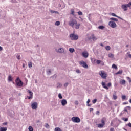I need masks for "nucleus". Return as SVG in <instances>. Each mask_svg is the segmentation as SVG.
Here are the masks:
<instances>
[{
	"label": "nucleus",
	"mask_w": 131,
	"mask_h": 131,
	"mask_svg": "<svg viewBox=\"0 0 131 131\" xmlns=\"http://www.w3.org/2000/svg\"><path fill=\"white\" fill-rule=\"evenodd\" d=\"M69 25L75 29H79V27H80V24H78L77 21L74 19H72L69 21Z\"/></svg>",
	"instance_id": "f257e3e1"
},
{
	"label": "nucleus",
	"mask_w": 131,
	"mask_h": 131,
	"mask_svg": "<svg viewBox=\"0 0 131 131\" xmlns=\"http://www.w3.org/2000/svg\"><path fill=\"white\" fill-rule=\"evenodd\" d=\"M99 74L101 77L103 79H106V78H107V76H108V75H107V73H106L104 71H99Z\"/></svg>",
	"instance_id": "f03ea898"
},
{
	"label": "nucleus",
	"mask_w": 131,
	"mask_h": 131,
	"mask_svg": "<svg viewBox=\"0 0 131 131\" xmlns=\"http://www.w3.org/2000/svg\"><path fill=\"white\" fill-rule=\"evenodd\" d=\"M15 82L17 86H19V88H21L23 86V82L21 81L19 78H17Z\"/></svg>",
	"instance_id": "7ed1b4c3"
},
{
	"label": "nucleus",
	"mask_w": 131,
	"mask_h": 131,
	"mask_svg": "<svg viewBox=\"0 0 131 131\" xmlns=\"http://www.w3.org/2000/svg\"><path fill=\"white\" fill-rule=\"evenodd\" d=\"M101 85H102V86L103 88V89H105V90H109V88H110V86H111L112 84L111 82L108 83L107 85H107H106V82H102Z\"/></svg>",
	"instance_id": "20e7f679"
},
{
	"label": "nucleus",
	"mask_w": 131,
	"mask_h": 131,
	"mask_svg": "<svg viewBox=\"0 0 131 131\" xmlns=\"http://www.w3.org/2000/svg\"><path fill=\"white\" fill-rule=\"evenodd\" d=\"M70 38L71 40H77L78 39V35H75L74 33L70 34Z\"/></svg>",
	"instance_id": "39448f33"
},
{
	"label": "nucleus",
	"mask_w": 131,
	"mask_h": 131,
	"mask_svg": "<svg viewBox=\"0 0 131 131\" xmlns=\"http://www.w3.org/2000/svg\"><path fill=\"white\" fill-rule=\"evenodd\" d=\"M71 120L73 122H75V123H79L80 122V119L78 117H72Z\"/></svg>",
	"instance_id": "423d86ee"
},
{
	"label": "nucleus",
	"mask_w": 131,
	"mask_h": 131,
	"mask_svg": "<svg viewBox=\"0 0 131 131\" xmlns=\"http://www.w3.org/2000/svg\"><path fill=\"white\" fill-rule=\"evenodd\" d=\"M79 64L81 66H82V67H83V68H85L86 69H88V68H89V66H88V64H86V62H84L83 60L81 61Z\"/></svg>",
	"instance_id": "0eeeda50"
},
{
	"label": "nucleus",
	"mask_w": 131,
	"mask_h": 131,
	"mask_svg": "<svg viewBox=\"0 0 131 131\" xmlns=\"http://www.w3.org/2000/svg\"><path fill=\"white\" fill-rule=\"evenodd\" d=\"M108 25L109 26H110V27H112V28H115V27L117 26L116 23H115V22L112 20L109 21Z\"/></svg>",
	"instance_id": "6e6552de"
},
{
	"label": "nucleus",
	"mask_w": 131,
	"mask_h": 131,
	"mask_svg": "<svg viewBox=\"0 0 131 131\" xmlns=\"http://www.w3.org/2000/svg\"><path fill=\"white\" fill-rule=\"evenodd\" d=\"M129 7V4H123L122 5V9L124 10V11H127V8Z\"/></svg>",
	"instance_id": "1a4fd4ad"
},
{
	"label": "nucleus",
	"mask_w": 131,
	"mask_h": 131,
	"mask_svg": "<svg viewBox=\"0 0 131 131\" xmlns=\"http://www.w3.org/2000/svg\"><path fill=\"white\" fill-rule=\"evenodd\" d=\"M27 92L29 94H30V96L27 97L28 99L29 100L32 99V98L33 97V93H32V92H31V91H30V90H28Z\"/></svg>",
	"instance_id": "9d476101"
},
{
	"label": "nucleus",
	"mask_w": 131,
	"mask_h": 131,
	"mask_svg": "<svg viewBox=\"0 0 131 131\" xmlns=\"http://www.w3.org/2000/svg\"><path fill=\"white\" fill-rule=\"evenodd\" d=\"M57 53H59V54H63L64 53V48H60L58 49H56Z\"/></svg>",
	"instance_id": "9b49d317"
},
{
	"label": "nucleus",
	"mask_w": 131,
	"mask_h": 131,
	"mask_svg": "<svg viewBox=\"0 0 131 131\" xmlns=\"http://www.w3.org/2000/svg\"><path fill=\"white\" fill-rule=\"evenodd\" d=\"M32 109H37V102H33L31 104Z\"/></svg>",
	"instance_id": "f8f14e48"
},
{
	"label": "nucleus",
	"mask_w": 131,
	"mask_h": 131,
	"mask_svg": "<svg viewBox=\"0 0 131 131\" xmlns=\"http://www.w3.org/2000/svg\"><path fill=\"white\" fill-rule=\"evenodd\" d=\"M61 104L62 106H66V105H67V100H66V99L61 100Z\"/></svg>",
	"instance_id": "ddd939ff"
},
{
	"label": "nucleus",
	"mask_w": 131,
	"mask_h": 131,
	"mask_svg": "<svg viewBox=\"0 0 131 131\" xmlns=\"http://www.w3.org/2000/svg\"><path fill=\"white\" fill-rule=\"evenodd\" d=\"M82 56H83L84 58H88V57H89V53L85 51L83 52L82 53Z\"/></svg>",
	"instance_id": "4468645a"
},
{
	"label": "nucleus",
	"mask_w": 131,
	"mask_h": 131,
	"mask_svg": "<svg viewBox=\"0 0 131 131\" xmlns=\"http://www.w3.org/2000/svg\"><path fill=\"white\" fill-rule=\"evenodd\" d=\"M125 82H126V81L124 79H121L120 80V84H122V85L125 84Z\"/></svg>",
	"instance_id": "2eb2a0df"
},
{
	"label": "nucleus",
	"mask_w": 131,
	"mask_h": 131,
	"mask_svg": "<svg viewBox=\"0 0 131 131\" xmlns=\"http://www.w3.org/2000/svg\"><path fill=\"white\" fill-rule=\"evenodd\" d=\"M108 57L111 58V59H113V58H114V54H112V53H109L108 54Z\"/></svg>",
	"instance_id": "dca6fc26"
},
{
	"label": "nucleus",
	"mask_w": 131,
	"mask_h": 131,
	"mask_svg": "<svg viewBox=\"0 0 131 131\" xmlns=\"http://www.w3.org/2000/svg\"><path fill=\"white\" fill-rule=\"evenodd\" d=\"M110 20H112V21H115V22H118V19L117 18L112 17L110 18Z\"/></svg>",
	"instance_id": "f3484780"
},
{
	"label": "nucleus",
	"mask_w": 131,
	"mask_h": 131,
	"mask_svg": "<svg viewBox=\"0 0 131 131\" xmlns=\"http://www.w3.org/2000/svg\"><path fill=\"white\" fill-rule=\"evenodd\" d=\"M91 36L92 37L93 40H97V37H96V36H95V35L92 34Z\"/></svg>",
	"instance_id": "a211bd4d"
},
{
	"label": "nucleus",
	"mask_w": 131,
	"mask_h": 131,
	"mask_svg": "<svg viewBox=\"0 0 131 131\" xmlns=\"http://www.w3.org/2000/svg\"><path fill=\"white\" fill-rule=\"evenodd\" d=\"M98 127H99V128H102V127H104V124H98Z\"/></svg>",
	"instance_id": "6ab92c4d"
},
{
	"label": "nucleus",
	"mask_w": 131,
	"mask_h": 131,
	"mask_svg": "<svg viewBox=\"0 0 131 131\" xmlns=\"http://www.w3.org/2000/svg\"><path fill=\"white\" fill-rule=\"evenodd\" d=\"M8 80L9 81H12V80H13V78H12V76L9 75V76H8Z\"/></svg>",
	"instance_id": "aec40b11"
},
{
	"label": "nucleus",
	"mask_w": 131,
	"mask_h": 131,
	"mask_svg": "<svg viewBox=\"0 0 131 131\" xmlns=\"http://www.w3.org/2000/svg\"><path fill=\"white\" fill-rule=\"evenodd\" d=\"M0 131H7V127H1Z\"/></svg>",
	"instance_id": "412c9836"
},
{
	"label": "nucleus",
	"mask_w": 131,
	"mask_h": 131,
	"mask_svg": "<svg viewBox=\"0 0 131 131\" xmlns=\"http://www.w3.org/2000/svg\"><path fill=\"white\" fill-rule=\"evenodd\" d=\"M50 12L52 13V14H54V13H55V14H59V12L58 11H54V10H51L50 11Z\"/></svg>",
	"instance_id": "4be33fe9"
},
{
	"label": "nucleus",
	"mask_w": 131,
	"mask_h": 131,
	"mask_svg": "<svg viewBox=\"0 0 131 131\" xmlns=\"http://www.w3.org/2000/svg\"><path fill=\"white\" fill-rule=\"evenodd\" d=\"M111 49V48L110 47V46H107L105 47V50H106V51H110Z\"/></svg>",
	"instance_id": "5701e85b"
},
{
	"label": "nucleus",
	"mask_w": 131,
	"mask_h": 131,
	"mask_svg": "<svg viewBox=\"0 0 131 131\" xmlns=\"http://www.w3.org/2000/svg\"><path fill=\"white\" fill-rule=\"evenodd\" d=\"M54 131H62V129H61L59 127H56L54 129Z\"/></svg>",
	"instance_id": "b1692460"
},
{
	"label": "nucleus",
	"mask_w": 131,
	"mask_h": 131,
	"mask_svg": "<svg viewBox=\"0 0 131 131\" xmlns=\"http://www.w3.org/2000/svg\"><path fill=\"white\" fill-rule=\"evenodd\" d=\"M112 68H113L114 69H117V66L115 65V64H113L112 66Z\"/></svg>",
	"instance_id": "393cba45"
},
{
	"label": "nucleus",
	"mask_w": 131,
	"mask_h": 131,
	"mask_svg": "<svg viewBox=\"0 0 131 131\" xmlns=\"http://www.w3.org/2000/svg\"><path fill=\"white\" fill-rule=\"evenodd\" d=\"M99 29H101V30H103L104 28H105V27L104 26H99L98 27Z\"/></svg>",
	"instance_id": "a878e982"
},
{
	"label": "nucleus",
	"mask_w": 131,
	"mask_h": 131,
	"mask_svg": "<svg viewBox=\"0 0 131 131\" xmlns=\"http://www.w3.org/2000/svg\"><path fill=\"white\" fill-rule=\"evenodd\" d=\"M69 51L71 53H73V52H74V49H73V48H69Z\"/></svg>",
	"instance_id": "bb28decb"
},
{
	"label": "nucleus",
	"mask_w": 131,
	"mask_h": 131,
	"mask_svg": "<svg viewBox=\"0 0 131 131\" xmlns=\"http://www.w3.org/2000/svg\"><path fill=\"white\" fill-rule=\"evenodd\" d=\"M122 70H119L118 72L116 73V74L117 75L118 74H122Z\"/></svg>",
	"instance_id": "cd10ccee"
},
{
	"label": "nucleus",
	"mask_w": 131,
	"mask_h": 131,
	"mask_svg": "<svg viewBox=\"0 0 131 131\" xmlns=\"http://www.w3.org/2000/svg\"><path fill=\"white\" fill-rule=\"evenodd\" d=\"M28 129L29 131H33V128L31 126H29Z\"/></svg>",
	"instance_id": "c85d7f7f"
},
{
	"label": "nucleus",
	"mask_w": 131,
	"mask_h": 131,
	"mask_svg": "<svg viewBox=\"0 0 131 131\" xmlns=\"http://www.w3.org/2000/svg\"><path fill=\"white\" fill-rule=\"evenodd\" d=\"M122 120H124V121H128V118H122Z\"/></svg>",
	"instance_id": "c756f323"
},
{
	"label": "nucleus",
	"mask_w": 131,
	"mask_h": 131,
	"mask_svg": "<svg viewBox=\"0 0 131 131\" xmlns=\"http://www.w3.org/2000/svg\"><path fill=\"white\" fill-rule=\"evenodd\" d=\"M55 25H56V26H59V25H60V21H56L55 23Z\"/></svg>",
	"instance_id": "7c9ffc66"
},
{
	"label": "nucleus",
	"mask_w": 131,
	"mask_h": 131,
	"mask_svg": "<svg viewBox=\"0 0 131 131\" xmlns=\"http://www.w3.org/2000/svg\"><path fill=\"white\" fill-rule=\"evenodd\" d=\"M51 70L50 69H48L47 71V74H48V75H50V74H51Z\"/></svg>",
	"instance_id": "2f4dec72"
},
{
	"label": "nucleus",
	"mask_w": 131,
	"mask_h": 131,
	"mask_svg": "<svg viewBox=\"0 0 131 131\" xmlns=\"http://www.w3.org/2000/svg\"><path fill=\"white\" fill-rule=\"evenodd\" d=\"M16 58L18 59V60H21V56L19 54L17 55Z\"/></svg>",
	"instance_id": "473e14b6"
},
{
	"label": "nucleus",
	"mask_w": 131,
	"mask_h": 131,
	"mask_svg": "<svg viewBox=\"0 0 131 131\" xmlns=\"http://www.w3.org/2000/svg\"><path fill=\"white\" fill-rule=\"evenodd\" d=\"M96 63L97 64H101V63H102V61L100 60H97L96 61Z\"/></svg>",
	"instance_id": "72a5a7b5"
},
{
	"label": "nucleus",
	"mask_w": 131,
	"mask_h": 131,
	"mask_svg": "<svg viewBox=\"0 0 131 131\" xmlns=\"http://www.w3.org/2000/svg\"><path fill=\"white\" fill-rule=\"evenodd\" d=\"M58 98L59 99H63V96H62V95L61 94V93H59L58 94Z\"/></svg>",
	"instance_id": "f704fd0d"
},
{
	"label": "nucleus",
	"mask_w": 131,
	"mask_h": 131,
	"mask_svg": "<svg viewBox=\"0 0 131 131\" xmlns=\"http://www.w3.org/2000/svg\"><path fill=\"white\" fill-rule=\"evenodd\" d=\"M62 86V84L61 83H57V88H61Z\"/></svg>",
	"instance_id": "c9c22d12"
},
{
	"label": "nucleus",
	"mask_w": 131,
	"mask_h": 131,
	"mask_svg": "<svg viewBox=\"0 0 131 131\" xmlns=\"http://www.w3.org/2000/svg\"><path fill=\"white\" fill-rule=\"evenodd\" d=\"M28 66H29V68H31V67H32V63H31V62L29 63Z\"/></svg>",
	"instance_id": "e433bc0d"
},
{
	"label": "nucleus",
	"mask_w": 131,
	"mask_h": 131,
	"mask_svg": "<svg viewBox=\"0 0 131 131\" xmlns=\"http://www.w3.org/2000/svg\"><path fill=\"white\" fill-rule=\"evenodd\" d=\"M113 97L114 100H116V99H117V96H116V95H113Z\"/></svg>",
	"instance_id": "4c0bfd02"
},
{
	"label": "nucleus",
	"mask_w": 131,
	"mask_h": 131,
	"mask_svg": "<svg viewBox=\"0 0 131 131\" xmlns=\"http://www.w3.org/2000/svg\"><path fill=\"white\" fill-rule=\"evenodd\" d=\"M45 127H46V128H48V129L50 128V126L49 125V124L48 123L46 124Z\"/></svg>",
	"instance_id": "58836bf2"
},
{
	"label": "nucleus",
	"mask_w": 131,
	"mask_h": 131,
	"mask_svg": "<svg viewBox=\"0 0 131 131\" xmlns=\"http://www.w3.org/2000/svg\"><path fill=\"white\" fill-rule=\"evenodd\" d=\"M127 79L128 80L129 83H131V78H130V77H127Z\"/></svg>",
	"instance_id": "ea45409f"
},
{
	"label": "nucleus",
	"mask_w": 131,
	"mask_h": 131,
	"mask_svg": "<svg viewBox=\"0 0 131 131\" xmlns=\"http://www.w3.org/2000/svg\"><path fill=\"white\" fill-rule=\"evenodd\" d=\"M74 104H75V105L77 106V105H78V104H79L78 101H77V100L75 101Z\"/></svg>",
	"instance_id": "a19ab883"
},
{
	"label": "nucleus",
	"mask_w": 131,
	"mask_h": 131,
	"mask_svg": "<svg viewBox=\"0 0 131 131\" xmlns=\"http://www.w3.org/2000/svg\"><path fill=\"white\" fill-rule=\"evenodd\" d=\"M71 15H74V10H73V9L71 10Z\"/></svg>",
	"instance_id": "79ce46f5"
},
{
	"label": "nucleus",
	"mask_w": 131,
	"mask_h": 131,
	"mask_svg": "<svg viewBox=\"0 0 131 131\" xmlns=\"http://www.w3.org/2000/svg\"><path fill=\"white\" fill-rule=\"evenodd\" d=\"M111 15L113 16V17H118L117 15H116L115 13H112L111 14Z\"/></svg>",
	"instance_id": "37998d69"
},
{
	"label": "nucleus",
	"mask_w": 131,
	"mask_h": 131,
	"mask_svg": "<svg viewBox=\"0 0 131 131\" xmlns=\"http://www.w3.org/2000/svg\"><path fill=\"white\" fill-rule=\"evenodd\" d=\"M96 102H97V99H94L93 101H92V103H93V104H96Z\"/></svg>",
	"instance_id": "c03bdc74"
},
{
	"label": "nucleus",
	"mask_w": 131,
	"mask_h": 131,
	"mask_svg": "<svg viewBox=\"0 0 131 131\" xmlns=\"http://www.w3.org/2000/svg\"><path fill=\"white\" fill-rule=\"evenodd\" d=\"M126 98V96L125 95H123L122 96V100H125Z\"/></svg>",
	"instance_id": "a18cd8bd"
},
{
	"label": "nucleus",
	"mask_w": 131,
	"mask_h": 131,
	"mask_svg": "<svg viewBox=\"0 0 131 131\" xmlns=\"http://www.w3.org/2000/svg\"><path fill=\"white\" fill-rule=\"evenodd\" d=\"M127 54L128 55L129 58H131L130 52H128L127 53Z\"/></svg>",
	"instance_id": "49530a36"
},
{
	"label": "nucleus",
	"mask_w": 131,
	"mask_h": 131,
	"mask_svg": "<svg viewBox=\"0 0 131 131\" xmlns=\"http://www.w3.org/2000/svg\"><path fill=\"white\" fill-rule=\"evenodd\" d=\"M78 15H79V16H81V15H82V12H81V11H79V12H78Z\"/></svg>",
	"instance_id": "de8ad7c7"
},
{
	"label": "nucleus",
	"mask_w": 131,
	"mask_h": 131,
	"mask_svg": "<svg viewBox=\"0 0 131 131\" xmlns=\"http://www.w3.org/2000/svg\"><path fill=\"white\" fill-rule=\"evenodd\" d=\"M68 84H69L68 83V82H67V83H64V86L65 88H67V86H68Z\"/></svg>",
	"instance_id": "09e8293b"
},
{
	"label": "nucleus",
	"mask_w": 131,
	"mask_h": 131,
	"mask_svg": "<svg viewBox=\"0 0 131 131\" xmlns=\"http://www.w3.org/2000/svg\"><path fill=\"white\" fill-rule=\"evenodd\" d=\"M101 124L105 125V121L104 120H101Z\"/></svg>",
	"instance_id": "8fccbe9b"
},
{
	"label": "nucleus",
	"mask_w": 131,
	"mask_h": 131,
	"mask_svg": "<svg viewBox=\"0 0 131 131\" xmlns=\"http://www.w3.org/2000/svg\"><path fill=\"white\" fill-rule=\"evenodd\" d=\"M9 101H10V102H13V101H14V98L12 97L9 98Z\"/></svg>",
	"instance_id": "3c124183"
},
{
	"label": "nucleus",
	"mask_w": 131,
	"mask_h": 131,
	"mask_svg": "<svg viewBox=\"0 0 131 131\" xmlns=\"http://www.w3.org/2000/svg\"><path fill=\"white\" fill-rule=\"evenodd\" d=\"M76 72L77 73H81V72H80V70H76Z\"/></svg>",
	"instance_id": "603ef678"
},
{
	"label": "nucleus",
	"mask_w": 131,
	"mask_h": 131,
	"mask_svg": "<svg viewBox=\"0 0 131 131\" xmlns=\"http://www.w3.org/2000/svg\"><path fill=\"white\" fill-rule=\"evenodd\" d=\"M90 102H91V100L90 99H88V100L86 102L87 104H89L90 103Z\"/></svg>",
	"instance_id": "864d4df0"
},
{
	"label": "nucleus",
	"mask_w": 131,
	"mask_h": 131,
	"mask_svg": "<svg viewBox=\"0 0 131 131\" xmlns=\"http://www.w3.org/2000/svg\"><path fill=\"white\" fill-rule=\"evenodd\" d=\"M123 105H126V104H128V102H125L123 103Z\"/></svg>",
	"instance_id": "5fc2aeb1"
},
{
	"label": "nucleus",
	"mask_w": 131,
	"mask_h": 131,
	"mask_svg": "<svg viewBox=\"0 0 131 131\" xmlns=\"http://www.w3.org/2000/svg\"><path fill=\"white\" fill-rule=\"evenodd\" d=\"M110 131H115V130H114V128H110Z\"/></svg>",
	"instance_id": "6e6d98bb"
},
{
	"label": "nucleus",
	"mask_w": 131,
	"mask_h": 131,
	"mask_svg": "<svg viewBox=\"0 0 131 131\" xmlns=\"http://www.w3.org/2000/svg\"><path fill=\"white\" fill-rule=\"evenodd\" d=\"M128 126H129V127H131V123H129L128 124Z\"/></svg>",
	"instance_id": "4d7b16f0"
},
{
	"label": "nucleus",
	"mask_w": 131,
	"mask_h": 131,
	"mask_svg": "<svg viewBox=\"0 0 131 131\" xmlns=\"http://www.w3.org/2000/svg\"><path fill=\"white\" fill-rule=\"evenodd\" d=\"M88 39H89V40H91V39H92V37H88Z\"/></svg>",
	"instance_id": "13d9d810"
},
{
	"label": "nucleus",
	"mask_w": 131,
	"mask_h": 131,
	"mask_svg": "<svg viewBox=\"0 0 131 131\" xmlns=\"http://www.w3.org/2000/svg\"><path fill=\"white\" fill-rule=\"evenodd\" d=\"M12 3H16V0H11Z\"/></svg>",
	"instance_id": "bf43d9fd"
},
{
	"label": "nucleus",
	"mask_w": 131,
	"mask_h": 131,
	"mask_svg": "<svg viewBox=\"0 0 131 131\" xmlns=\"http://www.w3.org/2000/svg\"><path fill=\"white\" fill-rule=\"evenodd\" d=\"M100 64H101V65H102V66H104V65H105V64H104V62H103V61H102Z\"/></svg>",
	"instance_id": "052dcab7"
},
{
	"label": "nucleus",
	"mask_w": 131,
	"mask_h": 131,
	"mask_svg": "<svg viewBox=\"0 0 131 131\" xmlns=\"http://www.w3.org/2000/svg\"><path fill=\"white\" fill-rule=\"evenodd\" d=\"M124 111L127 112V109H126V108H124Z\"/></svg>",
	"instance_id": "680f3d73"
},
{
	"label": "nucleus",
	"mask_w": 131,
	"mask_h": 131,
	"mask_svg": "<svg viewBox=\"0 0 131 131\" xmlns=\"http://www.w3.org/2000/svg\"><path fill=\"white\" fill-rule=\"evenodd\" d=\"M7 122L3 123V125H7Z\"/></svg>",
	"instance_id": "e2e57ef3"
},
{
	"label": "nucleus",
	"mask_w": 131,
	"mask_h": 131,
	"mask_svg": "<svg viewBox=\"0 0 131 131\" xmlns=\"http://www.w3.org/2000/svg\"><path fill=\"white\" fill-rule=\"evenodd\" d=\"M93 110H94V109H93V108H91L90 109V111L91 112L93 111Z\"/></svg>",
	"instance_id": "0e129e2a"
},
{
	"label": "nucleus",
	"mask_w": 131,
	"mask_h": 131,
	"mask_svg": "<svg viewBox=\"0 0 131 131\" xmlns=\"http://www.w3.org/2000/svg\"><path fill=\"white\" fill-rule=\"evenodd\" d=\"M128 4H129V7H131V2H129V3H128Z\"/></svg>",
	"instance_id": "69168bd1"
},
{
	"label": "nucleus",
	"mask_w": 131,
	"mask_h": 131,
	"mask_svg": "<svg viewBox=\"0 0 131 131\" xmlns=\"http://www.w3.org/2000/svg\"><path fill=\"white\" fill-rule=\"evenodd\" d=\"M99 113H100V112L98 111H97L96 112V114H99Z\"/></svg>",
	"instance_id": "338daca9"
},
{
	"label": "nucleus",
	"mask_w": 131,
	"mask_h": 131,
	"mask_svg": "<svg viewBox=\"0 0 131 131\" xmlns=\"http://www.w3.org/2000/svg\"><path fill=\"white\" fill-rule=\"evenodd\" d=\"M3 50V47L0 46V51H2Z\"/></svg>",
	"instance_id": "774afa93"
}]
</instances>
